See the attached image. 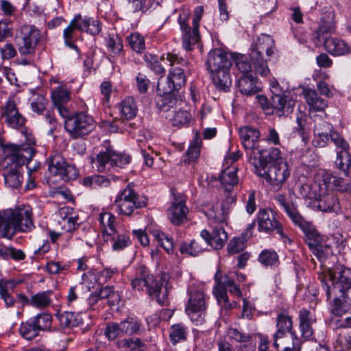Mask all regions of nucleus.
<instances>
[{"mask_svg":"<svg viewBox=\"0 0 351 351\" xmlns=\"http://www.w3.org/2000/svg\"><path fill=\"white\" fill-rule=\"evenodd\" d=\"M167 282L164 278L155 279L143 265L137 268L136 276L131 280V286L134 290L142 291L145 287L148 295L161 305L167 302Z\"/></svg>","mask_w":351,"mask_h":351,"instance_id":"f257e3e1","label":"nucleus"},{"mask_svg":"<svg viewBox=\"0 0 351 351\" xmlns=\"http://www.w3.org/2000/svg\"><path fill=\"white\" fill-rule=\"evenodd\" d=\"M60 116L64 119L65 130L72 138H82L90 133L94 128V120L86 113L62 109Z\"/></svg>","mask_w":351,"mask_h":351,"instance_id":"f03ea898","label":"nucleus"},{"mask_svg":"<svg viewBox=\"0 0 351 351\" xmlns=\"http://www.w3.org/2000/svg\"><path fill=\"white\" fill-rule=\"evenodd\" d=\"M255 168L256 173L264 178L271 186V189L278 191L282 189L290 176V170L287 162H280L270 165L267 167V163L258 160L257 163L252 165Z\"/></svg>","mask_w":351,"mask_h":351,"instance_id":"7ed1b4c3","label":"nucleus"},{"mask_svg":"<svg viewBox=\"0 0 351 351\" xmlns=\"http://www.w3.org/2000/svg\"><path fill=\"white\" fill-rule=\"evenodd\" d=\"M331 285L322 279V286L326 292L328 300L344 295L351 289V269L341 266L334 272L329 271Z\"/></svg>","mask_w":351,"mask_h":351,"instance_id":"20e7f679","label":"nucleus"},{"mask_svg":"<svg viewBox=\"0 0 351 351\" xmlns=\"http://www.w3.org/2000/svg\"><path fill=\"white\" fill-rule=\"evenodd\" d=\"M304 232L305 242L318 259L326 258L330 253V246L323 243V239L313 224L301 216L294 223Z\"/></svg>","mask_w":351,"mask_h":351,"instance_id":"39448f33","label":"nucleus"},{"mask_svg":"<svg viewBox=\"0 0 351 351\" xmlns=\"http://www.w3.org/2000/svg\"><path fill=\"white\" fill-rule=\"evenodd\" d=\"M48 170L49 177L48 183H55L58 180L69 182L75 180L78 176V171L73 164L68 163L60 153H56L49 158Z\"/></svg>","mask_w":351,"mask_h":351,"instance_id":"423d86ee","label":"nucleus"},{"mask_svg":"<svg viewBox=\"0 0 351 351\" xmlns=\"http://www.w3.org/2000/svg\"><path fill=\"white\" fill-rule=\"evenodd\" d=\"M275 43L273 38L267 34H261L258 37L255 45L252 49L250 58L254 63L256 71L262 76H267L269 69L267 61L264 60L263 53L271 56L274 53Z\"/></svg>","mask_w":351,"mask_h":351,"instance_id":"0eeeda50","label":"nucleus"},{"mask_svg":"<svg viewBox=\"0 0 351 351\" xmlns=\"http://www.w3.org/2000/svg\"><path fill=\"white\" fill-rule=\"evenodd\" d=\"M90 162L97 171L102 172L117 167L122 168L130 162V157L126 154L117 153L111 146L101 149L96 156H90Z\"/></svg>","mask_w":351,"mask_h":351,"instance_id":"6e6552de","label":"nucleus"},{"mask_svg":"<svg viewBox=\"0 0 351 351\" xmlns=\"http://www.w3.org/2000/svg\"><path fill=\"white\" fill-rule=\"evenodd\" d=\"M167 60L169 62L172 68L170 69L167 77V87H162L164 93H170L178 90L186 84V75L182 66H186L187 61L179 58L176 54L167 53Z\"/></svg>","mask_w":351,"mask_h":351,"instance_id":"1a4fd4ad","label":"nucleus"},{"mask_svg":"<svg viewBox=\"0 0 351 351\" xmlns=\"http://www.w3.org/2000/svg\"><path fill=\"white\" fill-rule=\"evenodd\" d=\"M40 38V32L35 26L30 25L21 26L16 36L20 54L22 56L34 55Z\"/></svg>","mask_w":351,"mask_h":351,"instance_id":"9d476101","label":"nucleus"},{"mask_svg":"<svg viewBox=\"0 0 351 351\" xmlns=\"http://www.w3.org/2000/svg\"><path fill=\"white\" fill-rule=\"evenodd\" d=\"M239 136L246 151L248 161L252 165L257 163L262 156V149L259 146V131L252 127L245 126L240 128Z\"/></svg>","mask_w":351,"mask_h":351,"instance_id":"9b49d317","label":"nucleus"},{"mask_svg":"<svg viewBox=\"0 0 351 351\" xmlns=\"http://www.w3.org/2000/svg\"><path fill=\"white\" fill-rule=\"evenodd\" d=\"M206 303V295L202 291L193 290L189 292L185 311L197 326L202 325L205 322Z\"/></svg>","mask_w":351,"mask_h":351,"instance_id":"f8f14e48","label":"nucleus"},{"mask_svg":"<svg viewBox=\"0 0 351 351\" xmlns=\"http://www.w3.org/2000/svg\"><path fill=\"white\" fill-rule=\"evenodd\" d=\"M215 280L216 285L213 291L219 304L223 305L226 309L230 308L231 305L228 302L227 291L235 295L240 296L241 291L239 287L228 276H223L220 270H218L215 274Z\"/></svg>","mask_w":351,"mask_h":351,"instance_id":"ddd939ff","label":"nucleus"},{"mask_svg":"<svg viewBox=\"0 0 351 351\" xmlns=\"http://www.w3.org/2000/svg\"><path fill=\"white\" fill-rule=\"evenodd\" d=\"M189 16V12H182L178 18V23L182 32V45L186 51L191 50L193 46L198 43L200 38L199 27L201 19L193 16V27H191L188 23Z\"/></svg>","mask_w":351,"mask_h":351,"instance_id":"4468645a","label":"nucleus"},{"mask_svg":"<svg viewBox=\"0 0 351 351\" xmlns=\"http://www.w3.org/2000/svg\"><path fill=\"white\" fill-rule=\"evenodd\" d=\"M256 221L259 232L270 233L276 231L285 243L291 242L290 239L284 232L282 225L276 219L271 210H260L256 217Z\"/></svg>","mask_w":351,"mask_h":351,"instance_id":"2eb2a0df","label":"nucleus"},{"mask_svg":"<svg viewBox=\"0 0 351 351\" xmlns=\"http://www.w3.org/2000/svg\"><path fill=\"white\" fill-rule=\"evenodd\" d=\"M276 328L277 330L274 335V346L278 350H280V348H281L280 341H283L285 343V337L287 334L290 335L291 343L298 341L297 334L293 330L292 317L287 311H282L278 315Z\"/></svg>","mask_w":351,"mask_h":351,"instance_id":"dca6fc26","label":"nucleus"},{"mask_svg":"<svg viewBox=\"0 0 351 351\" xmlns=\"http://www.w3.org/2000/svg\"><path fill=\"white\" fill-rule=\"evenodd\" d=\"M271 92L270 105L273 108L272 113L281 117L291 113L295 106V101L289 96L281 94L277 82H271Z\"/></svg>","mask_w":351,"mask_h":351,"instance_id":"f3484780","label":"nucleus"},{"mask_svg":"<svg viewBox=\"0 0 351 351\" xmlns=\"http://www.w3.org/2000/svg\"><path fill=\"white\" fill-rule=\"evenodd\" d=\"M234 202L233 197L228 198L220 204L208 205L203 208L210 226L223 225L228 219L231 203Z\"/></svg>","mask_w":351,"mask_h":351,"instance_id":"a211bd4d","label":"nucleus"},{"mask_svg":"<svg viewBox=\"0 0 351 351\" xmlns=\"http://www.w3.org/2000/svg\"><path fill=\"white\" fill-rule=\"evenodd\" d=\"M20 232H29L35 228L32 208L29 205H20L9 209Z\"/></svg>","mask_w":351,"mask_h":351,"instance_id":"6ab92c4d","label":"nucleus"},{"mask_svg":"<svg viewBox=\"0 0 351 351\" xmlns=\"http://www.w3.org/2000/svg\"><path fill=\"white\" fill-rule=\"evenodd\" d=\"M185 202L186 199L183 195H175L174 201L168 209V219L175 226H180L187 221L189 209Z\"/></svg>","mask_w":351,"mask_h":351,"instance_id":"aec40b11","label":"nucleus"},{"mask_svg":"<svg viewBox=\"0 0 351 351\" xmlns=\"http://www.w3.org/2000/svg\"><path fill=\"white\" fill-rule=\"evenodd\" d=\"M4 123L14 129L22 128L26 121L25 118L19 112L16 104L14 100H8L3 108L1 114Z\"/></svg>","mask_w":351,"mask_h":351,"instance_id":"412c9836","label":"nucleus"},{"mask_svg":"<svg viewBox=\"0 0 351 351\" xmlns=\"http://www.w3.org/2000/svg\"><path fill=\"white\" fill-rule=\"evenodd\" d=\"M334 18V13L330 12L326 16L321 19L319 25L313 34V39L317 45H324L326 40L332 38L331 34L335 31Z\"/></svg>","mask_w":351,"mask_h":351,"instance_id":"4be33fe9","label":"nucleus"},{"mask_svg":"<svg viewBox=\"0 0 351 351\" xmlns=\"http://www.w3.org/2000/svg\"><path fill=\"white\" fill-rule=\"evenodd\" d=\"M232 61L228 55L220 49H215L210 51L206 61V66L210 73L217 71L230 69Z\"/></svg>","mask_w":351,"mask_h":351,"instance_id":"5701e85b","label":"nucleus"},{"mask_svg":"<svg viewBox=\"0 0 351 351\" xmlns=\"http://www.w3.org/2000/svg\"><path fill=\"white\" fill-rule=\"evenodd\" d=\"M212 232L204 229L201 231V237L205 241L207 245H210L216 250L223 247L228 240V234L225 231L223 225L213 226Z\"/></svg>","mask_w":351,"mask_h":351,"instance_id":"b1692460","label":"nucleus"},{"mask_svg":"<svg viewBox=\"0 0 351 351\" xmlns=\"http://www.w3.org/2000/svg\"><path fill=\"white\" fill-rule=\"evenodd\" d=\"M328 190L319 193L314 206L322 212L338 213L340 210L338 198L334 193H328Z\"/></svg>","mask_w":351,"mask_h":351,"instance_id":"393cba45","label":"nucleus"},{"mask_svg":"<svg viewBox=\"0 0 351 351\" xmlns=\"http://www.w3.org/2000/svg\"><path fill=\"white\" fill-rule=\"evenodd\" d=\"M9 209L0 212V237L12 239L18 230L16 223Z\"/></svg>","mask_w":351,"mask_h":351,"instance_id":"a878e982","label":"nucleus"},{"mask_svg":"<svg viewBox=\"0 0 351 351\" xmlns=\"http://www.w3.org/2000/svg\"><path fill=\"white\" fill-rule=\"evenodd\" d=\"M71 22L73 23L75 27L80 32H85L91 35H97L101 32L100 23L98 21L82 16L80 14L75 15Z\"/></svg>","mask_w":351,"mask_h":351,"instance_id":"bb28decb","label":"nucleus"},{"mask_svg":"<svg viewBox=\"0 0 351 351\" xmlns=\"http://www.w3.org/2000/svg\"><path fill=\"white\" fill-rule=\"evenodd\" d=\"M332 125L327 122L319 123L314 127V137L312 141L313 146L325 147L330 141V133Z\"/></svg>","mask_w":351,"mask_h":351,"instance_id":"cd10ccee","label":"nucleus"},{"mask_svg":"<svg viewBox=\"0 0 351 351\" xmlns=\"http://www.w3.org/2000/svg\"><path fill=\"white\" fill-rule=\"evenodd\" d=\"M302 95L308 106L310 111L322 112L328 106L327 100L319 97L315 89L304 88Z\"/></svg>","mask_w":351,"mask_h":351,"instance_id":"c85d7f7f","label":"nucleus"},{"mask_svg":"<svg viewBox=\"0 0 351 351\" xmlns=\"http://www.w3.org/2000/svg\"><path fill=\"white\" fill-rule=\"evenodd\" d=\"M299 327L303 338L308 339L312 337L314 330L312 327L315 322V318L313 314L306 308H302L299 311Z\"/></svg>","mask_w":351,"mask_h":351,"instance_id":"c756f323","label":"nucleus"},{"mask_svg":"<svg viewBox=\"0 0 351 351\" xmlns=\"http://www.w3.org/2000/svg\"><path fill=\"white\" fill-rule=\"evenodd\" d=\"M255 227V221L249 224L245 232L241 234L239 237H235L230 240L228 243L227 250L230 254H237L243 251L246 247L247 239L252 236V230Z\"/></svg>","mask_w":351,"mask_h":351,"instance_id":"7c9ffc66","label":"nucleus"},{"mask_svg":"<svg viewBox=\"0 0 351 351\" xmlns=\"http://www.w3.org/2000/svg\"><path fill=\"white\" fill-rule=\"evenodd\" d=\"M330 311L337 316H341L347 312L351 313V291L346 292L344 295L333 298Z\"/></svg>","mask_w":351,"mask_h":351,"instance_id":"2f4dec72","label":"nucleus"},{"mask_svg":"<svg viewBox=\"0 0 351 351\" xmlns=\"http://www.w3.org/2000/svg\"><path fill=\"white\" fill-rule=\"evenodd\" d=\"M326 189V186H323L321 180L315 181L312 184L302 183L298 186L299 193L304 197L309 199H315L319 193H324Z\"/></svg>","mask_w":351,"mask_h":351,"instance_id":"473e14b6","label":"nucleus"},{"mask_svg":"<svg viewBox=\"0 0 351 351\" xmlns=\"http://www.w3.org/2000/svg\"><path fill=\"white\" fill-rule=\"evenodd\" d=\"M16 286V283L12 280H0V298L3 300L6 308L13 307L16 302L12 294Z\"/></svg>","mask_w":351,"mask_h":351,"instance_id":"72a5a7b5","label":"nucleus"},{"mask_svg":"<svg viewBox=\"0 0 351 351\" xmlns=\"http://www.w3.org/2000/svg\"><path fill=\"white\" fill-rule=\"evenodd\" d=\"M51 98L54 106L60 114L62 109H67L64 104L70 100L71 93L66 87L60 86L52 90Z\"/></svg>","mask_w":351,"mask_h":351,"instance_id":"f704fd0d","label":"nucleus"},{"mask_svg":"<svg viewBox=\"0 0 351 351\" xmlns=\"http://www.w3.org/2000/svg\"><path fill=\"white\" fill-rule=\"evenodd\" d=\"M125 7L131 12H141L145 13L152 8L154 4L158 6L160 0H123Z\"/></svg>","mask_w":351,"mask_h":351,"instance_id":"c9c22d12","label":"nucleus"},{"mask_svg":"<svg viewBox=\"0 0 351 351\" xmlns=\"http://www.w3.org/2000/svg\"><path fill=\"white\" fill-rule=\"evenodd\" d=\"M114 204L119 214L130 216L136 209L145 206L147 201L144 197H141V199L139 200L126 201Z\"/></svg>","mask_w":351,"mask_h":351,"instance_id":"e433bc0d","label":"nucleus"},{"mask_svg":"<svg viewBox=\"0 0 351 351\" xmlns=\"http://www.w3.org/2000/svg\"><path fill=\"white\" fill-rule=\"evenodd\" d=\"M325 49L335 56H343L350 52V47L343 40L332 37L324 45Z\"/></svg>","mask_w":351,"mask_h":351,"instance_id":"4c0bfd02","label":"nucleus"},{"mask_svg":"<svg viewBox=\"0 0 351 351\" xmlns=\"http://www.w3.org/2000/svg\"><path fill=\"white\" fill-rule=\"evenodd\" d=\"M21 170V167L14 165L4 174L5 184L8 187L17 189L21 186L23 178Z\"/></svg>","mask_w":351,"mask_h":351,"instance_id":"58836bf2","label":"nucleus"},{"mask_svg":"<svg viewBox=\"0 0 351 351\" xmlns=\"http://www.w3.org/2000/svg\"><path fill=\"white\" fill-rule=\"evenodd\" d=\"M237 171V167L234 166L227 167L222 171L219 181L226 191H231L232 187L238 184Z\"/></svg>","mask_w":351,"mask_h":351,"instance_id":"ea45409f","label":"nucleus"},{"mask_svg":"<svg viewBox=\"0 0 351 351\" xmlns=\"http://www.w3.org/2000/svg\"><path fill=\"white\" fill-rule=\"evenodd\" d=\"M215 87L224 92H227L232 85L230 69L217 71L210 73Z\"/></svg>","mask_w":351,"mask_h":351,"instance_id":"a19ab883","label":"nucleus"},{"mask_svg":"<svg viewBox=\"0 0 351 351\" xmlns=\"http://www.w3.org/2000/svg\"><path fill=\"white\" fill-rule=\"evenodd\" d=\"M256 80L253 74L241 75L238 80L239 91L246 95H254L258 92L259 88L256 85Z\"/></svg>","mask_w":351,"mask_h":351,"instance_id":"79ce46f5","label":"nucleus"},{"mask_svg":"<svg viewBox=\"0 0 351 351\" xmlns=\"http://www.w3.org/2000/svg\"><path fill=\"white\" fill-rule=\"evenodd\" d=\"M116 344L124 351H145L146 349L145 344L138 337L119 339Z\"/></svg>","mask_w":351,"mask_h":351,"instance_id":"37998d69","label":"nucleus"},{"mask_svg":"<svg viewBox=\"0 0 351 351\" xmlns=\"http://www.w3.org/2000/svg\"><path fill=\"white\" fill-rule=\"evenodd\" d=\"M119 106L121 114L123 119L126 120H130L136 116L138 108L133 97H125L120 103Z\"/></svg>","mask_w":351,"mask_h":351,"instance_id":"c03bdc74","label":"nucleus"},{"mask_svg":"<svg viewBox=\"0 0 351 351\" xmlns=\"http://www.w3.org/2000/svg\"><path fill=\"white\" fill-rule=\"evenodd\" d=\"M56 316L60 326L63 328L77 326L82 322L81 315L73 312L64 311L63 313H58Z\"/></svg>","mask_w":351,"mask_h":351,"instance_id":"a18cd8bd","label":"nucleus"},{"mask_svg":"<svg viewBox=\"0 0 351 351\" xmlns=\"http://www.w3.org/2000/svg\"><path fill=\"white\" fill-rule=\"evenodd\" d=\"M116 217L111 213L106 212L99 215V221L104 227L103 237L110 238L109 237L117 232L115 228Z\"/></svg>","mask_w":351,"mask_h":351,"instance_id":"49530a36","label":"nucleus"},{"mask_svg":"<svg viewBox=\"0 0 351 351\" xmlns=\"http://www.w3.org/2000/svg\"><path fill=\"white\" fill-rule=\"evenodd\" d=\"M51 295L52 291L48 290L38 292L32 295L30 298V306L40 309L49 306L51 302Z\"/></svg>","mask_w":351,"mask_h":351,"instance_id":"de8ad7c7","label":"nucleus"},{"mask_svg":"<svg viewBox=\"0 0 351 351\" xmlns=\"http://www.w3.org/2000/svg\"><path fill=\"white\" fill-rule=\"evenodd\" d=\"M109 237L110 238H105L104 239L106 243L110 242L112 249L116 251L122 250L131 244V241L128 235L119 234L117 231L111 234Z\"/></svg>","mask_w":351,"mask_h":351,"instance_id":"09e8293b","label":"nucleus"},{"mask_svg":"<svg viewBox=\"0 0 351 351\" xmlns=\"http://www.w3.org/2000/svg\"><path fill=\"white\" fill-rule=\"evenodd\" d=\"M121 323L124 335H138L142 331V323L137 318L128 317Z\"/></svg>","mask_w":351,"mask_h":351,"instance_id":"8fccbe9b","label":"nucleus"},{"mask_svg":"<svg viewBox=\"0 0 351 351\" xmlns=\"http://www.w3.org/2000/svg\"><path fill=\"white\" fill-rule=\"evenodd\" d=\"M275 200L282 206L287 213V216L294 223L302 215L299 213L297 208L293 205H290L286 201V197L283 194H278L274 197Z\"/></svg>","mask_w":351,"mask_h":351,"instance_id":"3c124183","label":"nucleus"},{"mask_svg":"<svg viewBox=\"0 0 351 351\" xmlns=\"http://www.w3.org/2000/svg\"><path fill=\"white\" fill-rule=\"evenodd\" d=\"M258 261L264 267L276 268L279 265L280 261L277 252L273 250H264L258 256Z\"/></svg>","mask_w":351,"mask_h":351,"instance_id":"603ef678","label":"nucleus"},{"mask_svg":"<svg viewBox=\"0 0 351 351\" xmlns=\"http://www.w3.org/2000/svg\"><path fill=\"white\" fill-rule=\"evenodd\" d=\"M336 154L335 167L343 171L346 176H349V169L351 167V156L349 150L338 151Z\"/></svg>","mask_w":351,"mask_h":351,"instance_id":"864d4df0","label":"nucleus"},{"mask_svg":"<svg viewBox=\"0 0 351 351\" xmlns=\"http://www.w3.org/2000/svg\"><path fill=\"white\" fill-rule=\"evenodd\" d=\"M31 144V143H29ZM35 154L34 149L29 145H23L19 147L15 165L21 167L24 164H30Z\"/></svg>","mask_w":351,"mask_h":351,"instance_id":"5fc2aeb1","label":"nucleus"},{"mask_svg":"<svg viewBox=\"0 0 351 351\" xmlns=\"http://www.w3.org/2000/svg\"><path fill=\"white\" fill-rule=\"evenodd\" d=\"M81 183L84 186L89 187L90 189H96L101 186H108L110 184V181L104 176L93 175L84 177Z\"/></svg>","mask_w":351,"mask_h":351,"instance_id":"6e6d98bb","label":"nucleus"},{"mask_svg":"<svg viewBox=\"0 0 351 351\" xmlns=\"http://www.w3.org/2000/svg\"><path fill=\"white\" fill-rule=\"evenodd\" d=\"M77 31H78L77 28H75L73 23L70 21L69 25L63 31V38L66 46L79 53L78 47L74 43L78 38Z\"/></svg>","mask_w":351,"mask_h":351,"instance_id":"4d7b16f0","label":"nucleus"},{"mask_svg":"<svg viewBox=\"0 0 351 351\" xmlns=\"http://www.w3.org/2000/svg\"><path fill=\"white\" fill-rule=\"evenodd\" d=\"M21 335L27 340H32L39 335V330L32 319L23 322L19 328Z\"/></svg>","mask_w":351,"mask_h":351,"instance_id":"13d9d810","label":"nucleus"},{"mask_svg":"<svg viewBox=\"0 0 351 351\" xmlns=\"http://www.w3.org/2000/svg\"><path fill=\"white\" fill-rule=\"evenodd\" d=\"M258 160L264 161L267 163V167L270 165L285 162L281 156V152L279 149L272 147L268 152L262 149V156Z\"/></svg>","mask_w":351,"mask_h":351,"instance_id":"bf43d9fd","label":"nucleus"},{"mask_svg":"<svg viewBox=\"0 0 351 351\" xmlns=\"http://www.w3.org/2000/svg\"><path fill=\"white\" fill-rule=\"evenodd\" d=\"M98 294L99 299H106L107 303L110 306H114L119 303L120 295L114 290L113 287H102Z\"/></svg>","mask_w":351,"mask_h":351,"instance_id":"052dcab7","label":"nucleus"},{"mask_svg":"<svg viewBox=\"0 0 351 351\" xmlns=\"http://www.w3.org/2000/svg\"><path fill=\"white\" fill-rule=\"evenodd\" d=\"M204 250L205 247L202 241L196 240L191 241L190 243H184L180 247L181 254H187L193 256H197Z\"/></svg>","mask_w":351,"mask_h":351,"instance_id":"680f3d73","label":"nucleus"},{"mask_svg":"<svg viewBox=\"0 0 351 351\" xmlns=\"http://www.w3.org/2000/svg\"><path fill=\"white\" fill-rule=\"evenodd\" d=\"M306 119L307 116L304 112L300 110L298 111L296 113V123L298 126L295 128V131L298 133L305 144H306L308 141V135L305 130Z\"/></svg>","mask_w":351,"mask_h":351,"instance_id":"e2e57ef3","label":"nucleus"},{"mask_svg":"<svg viewBox=\"0 0 351 351\" xmlns=\"http://www.w3.org/2000/svg\"><path fill=\"white\" fill-rule=\"evenodd\" d=\"M153 237L158 241V244L169 254L173 251V243L171 237H169L164 232L159 230H154L152 232Z\"/></svg>","mask_w":351,"mask_h":351,"instance_id":"0e129e2a","label":"nucleus"},{"mask_svg":"<svg viewBox=\"0 0 351 351\" xmlns=\"http://www.w3.org/2000/svg\"><path fill=\"white\" fill-rule=\"evenodd\" d=\"M234 63L242 75L252 74V66L248 58L245 55L237 54L234 57Z\"/></svg>","mask_w":351,"mask_h":351,"instance_id":"69168bd1","label":"nucleus"},{"mask_svg":"<svg viewBox=\"0 0 351 351\" xmlns=\"http://www.w3.org/2000/svg\"><path fill=\"white\" fill-rule=\"evenodd\" d=\"M127 40L130 47L137 53H142L145 49V39L138 33H133L127 36Z\"/></svg>","mask_w":351,"mask_h":351,"instance_id":"338daca9","label":"nucleus"},{"mask_svg":"<svg viewBox=\"0 0 351 351\" xmlns=\"http://www.w3.org/2000/svg\"><path fill=\"white\" fill-rule=\"evenodd\" d=\"M334 348L339 351H346L351 348V337L347 332L340 333L335 343Z\"/></svg>","mask_w":351,"mask_h":351,"instance_id":"774afa93","label":"nucleus"}]
</instances>
